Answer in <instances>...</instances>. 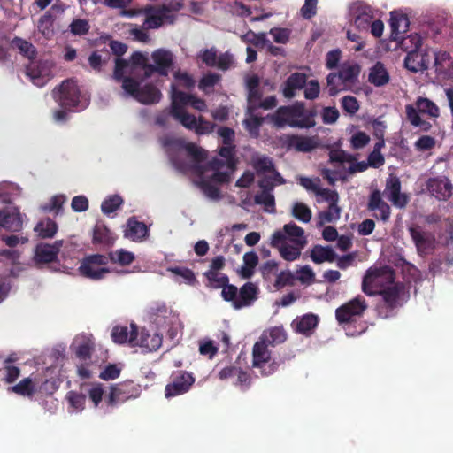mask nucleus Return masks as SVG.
Segmentation results:
<instances>
[{"label": "nucleus", "mask_w": 453, "mask_h": 453, "mask_svg": "<svg viewBox=\"0 0 453 453\" xmlns=\"http://www.w3.org/2000/svg\"><path fill=\"white\" fill-rule=\"evenodd\" d=\"M166 148L169 149L168 155L174 170L183 174L191 173L196 176L194 182L204 196L215 200L220 197L218 186L226 183V171H222L226 163L222 159L213 157L204 165L191 164L184 157L183 150L176 147Z\"/></svg>", "instance_id": "f257e3e1"}, {"label": "nucleus", "mask_w": 453, "mask_h": 453, "mask_svg": "<svg viewBox=\"0 0 453 453\" xmlns=\"http://www.w3.org/2000/svg\"><path fill=\"white\" fill-rule=\"evenodd\" d=\"M114 81L121 83V88L126 94L132 96L140 104H157L161 98V92L157 86L147 83L141 86L146 79L140 76L129 75L122 72V66H114L113 73L111 75Z\"/></svg>", "instance_id": "f03ea898"}, {"label": "nucleus", "mask_w": 453, "mask_h": 453, "mask_svg": "<svg viewBox=\"0 0 453 453\" xmlns=\"http://www.w3.org/2000/svg\"><path fill=\"white\" fill-rule=\"evenodd\" d=\"M315 111H307L303 103L279 107L273 115V121L278 127L288 126L294 128L308 129L316 125Z\"/></svg>", "instance_id": "7ed1b4c3"}, {"label": "nucleus", "mask_w": 453, "mask_h": 453, "mask_svg": "<svg viewBox=\"0 0 453 453\" xmlns=\"http://www.w3.org/2000/svg\"><path fill=\"white\" fill-rule=\"evenodd\" d=\"M114 66H122V72L134 77L150 78L154 73L166 76L173 65V58H154L156 65H149L148 58H114Z\"/></svg>", "instance_id": "20e7f679"}, {"label": "nucleus", "mask_w": 453, "mask_h": 453, "mask_svg": "<svg viewBox=\"0 0 453 453\" xmlns=\"http://www.w3.org/2000/svg\"><path fill=\"white\" fill-rule=\"evenodd\" d=\"M396 281L394 280V272L389 267H384L375 270L366 271L363 279V292L368 296H375L378 292L382 288L395 285Z\"/></svg>", "instance_id": "39448f33"}, {"label": "nucleus", "mask_w": 453, "mask_h": 453, "mask_svg": "<svg viewBox=\"0 0 453 453\" xmlns=\"http://www.w3.org/2000/svg\"><path fill=\"white\" fill-rule=\"evenodd\" d=\"M55 389L54 382L50 380H42L38 376L32 374L29 377H25L17 384L9 387L8 392L32 398L37 393L51 395Z\"/></svg>", "instance_id": "423d86ee"}, {"label": "nucleus", "mask_w": 453, "mask_h": 453, "mask_svg": "<svg viewBox=\"0 0 453 453\" xmlns=\"http://www.w3.org/2000/svg\"><path fill=\"white\" fill-rule=\"evenodd\" d=\"M108 257L104 254H89L85 256L78 268L81 276L90 280L98 281L103 280L110 273Z\"/></svg>", "instance_id": "0eeeda50"}, {"label": "nucleus", "mask_w": 453, "mask_h": 453, "mask_svg": "<svg viewBox=\"0 0 453 453\" xmlns=\"http://www.w3.org/2000/svg\"><path fill=\"white\" fill-rule=\"evenodd\" d=\"M25 65L26 75L35 86L44 87L54 76L55 65L50 58H28Z\"/></svg>", "instance_id": "6e6552de"}, {"label": "nucleus", "mask_w": 453, "mask_h": 453, "mask_svg": "<svg viewBox=\"0 0 453 453\" xmlns=\"http://www.w3.org/2000/svg\"><path fill=\"white\" fill-rule=\"evenodd\" d=\"M272 345L257 340L252 348V366L259 369L261 376H270L277 372L279 362L272 360Z\"/></svg>", "instance_id": "1a4fd4ad"}, {"label": "nucleus", "mask_w": 453, "mask_h": 453, "mask_svg": "<svg viewBox=\"0 0 453 453\" xmlns=\"http://www.w3.org/2000/svg\"><path fill=\"white\" fill-rule=\"evenodd\" d=\"M367 308L365 298L357 296L335 309V319L339 325H349L362 318Z\"/></svg>", "instance_id": "9d476101"}, {"label": "nucleus", "mask_w": 453, "mask_h": 453, "mask_svg": "<svg viewBox=\"0 0 453 453\" xmlns=\"http://www.w3.org/2000/svg\"><path fill=\"white\" fill-rule=\"evenodd\" d=\"M257 294L258 288L251 281L243 284L240 289L234 285L227 286V300L234 309L250 306L257 299Z\"/></svg>", "instance_id": "9b49d317"}, {"label": "nucleus", "mask_w": 453, "mask_h": 453, "mask_svg": "<svg viewBox=\"0 0 453 453\" xmlns=\"http://www.w3.org/2000/svg\"><path fill=\"white\" fill-rule=\"evenodd\" d=\"M307 244V240H294L289 243L282 231H275L271 237V245L278 249L279 254L287 261H294L302 254V250Z\"/></svg>", "instance_id": "f8f14e48"}, {"label": "nucleus", "mask_w": 453, "mask_h": 453, "mask_svg": "<svg viewBox=\"0 0 453 453\" xmlns=\"http://www.w3.org/2000/svg\"><path fill=\"white\" fill-rule=\"evenodd\" d=\"M52 97L65 109H73L78 106L80 90L77 82L73 79H66L55 87L52 90Z\"/></svg>", "instance_id": "ddd939ff"}, {"label": "nucleus", "mask_w": 453, "mask_h": 453, "mask_svg": "<svg viewBox=\"0 0 453 453\" xmlns=\"http://www.w3.org/2000/svg\"><path fill=\"white\" fill-rule=\"evenodd\" d=\"M140 394V386L134 383L133 380H127L111 386L110 393L104 400H106L108 406L114 407L119 403L138 397Z\"/></svg>", "instance_id": "4468645a"}, {"label": "nucleus", "mask_w": 453, "mask_h": 453, "mask_svg": "<svg viewBox=\"0 0 453 453\" xmlns=\"http://www.w3.org/2000/svg\"><path fill=\"white\" fill-rule=\"evenodd\" d=\"M171 382L167 383L165 388V398L175 397L188 392L192 384L195 383V377L192 373L185 371H178L172 374Z\"/></svg>", "instance_id": "2eb2a0df"}, {"label": "nucleus", "mask_w": 453, "mask_h": 453, "mask_svg": "<svg viewBox=\"0 0 453 453\" xmlns=\"http://www.w3.org/2000/svg\"><path fill=\"white\" fill-rule=\"evenodd\" d=\"M410 236L413 240L418 254L426 256L434 249L435 238L433 234L424 231L421 226L413 225L408 228Z\"/></svg>", "instance_id": "dca6fc26"}, {"label": "nucleus", "mask_w": 453, "mask_h": 453, "mask_svg": "<svg viewBox=\"0 0 453 453\" xmlns=\"http://www.w3.org/2000/svg\"><path fill=\"white\" fill-rule=\"evenodd\" d=\"M164 147H173L183 150L186 156L191 158L190 164L203 165V162L208 157V152H206L203 148L197 147L192 142H185L180 139H165L164 142Z\"/></svg>", "instance_id": "f3484780"}, {"label": "nucleus", "mask_w": 453, "mask_h": 453, "mask_svg": "<svg viewBox=\"0 0 453 453\" xmlns=\"http://www.w3.org/2000/svg\"><path fill=\"white\" fill-rule=\"evenodd\" d=\"M401 180L396 175L391 174L388 180H386V185L384 189V195L392 204L397 208H404L409 202L408 196L403 194Z\"/></svg>", "instance_id": "a211bd4d"}, {"label": "nucleus", "mask_w": 453, "mask_h": 453, "mask_svg": "<svg viewBox=\"0 0 453 453\" xmlns=\"http://www.w3.org/2000/svg\"><path fill=\"white\" fill-rule=\"evenodd\" d=\"M426 188L439 201H447L453 194V185L446 177L428 179Z\"/></svg>", "instance_id": "6ab92c4d"}, {"label": "nucleus", "mask_w": 453, "mask_h": 453, "mask_svg": "<svg viewBox=\"0 0 453 453\" xmlns=\"http://www.w3.org/2000/svg\"><path fill=\"white\" fill-rule=\"evenodd\" d=\"M22 215L18 207H7L0 210V227L9 232H20L22 229Z\"/></svg>", "instance_id": "aec40b11"}, {"label": "nucleus", "mask_w": 453, "mask_h": 453, "mask_svg": "<svg viewBox=\"0 0 453 453\" xmlns=\"http://www.w3.org/2000/svg\"><path fill=\"white\" fill-rule=\"evenodd\" d=\"M405 290V287L403 282L397 281L395 285H391L382 290L379 291L377 296H382L384 305L386 309L390 311L401 306V298Z\"/></svg>", "instance_id": "412c9836"}, {"label": "nucleus", "mask_w": 453, "mask_h": 453, "mask_svg": "<svg viewBox=\"0 0 453 453\" xmlns=\"http://www.w3.org/2000/svg\"><path fill=\"white\" fill-rule=\"evenodd\" d=\"M354 15V24L359 30H367L375 19L376 12L369 5L357 4L351 9Z\"/></svg>", "instance_id": "4be33fe9"}, {"label": "nucleus", "mask_w": 453, "mask_h": 453, "mask_svg": "<svg viewBox=\"0 0 453 453\" xmlns=\"http://www.w3.org/2000/svg\"><path fill=\"white\" fill-rule=\"evenodd\" d=\"M400 49L405 52L408 57L413 54H418L426 57L429 54L427 46L424 43L422 37L418 34H411L402 39L399 43Z\"/></svg>", "instance_id": "5701e85b"}, {"label": "nucleus", "mask_w": 453, "mask_h": 453, "mask_svg": "<svg viewBox=\"0 0 453 453\" xmlns=\"http://www.w3.org/2000/svg\"><path fill=\"white\" fill-rule=\"evenodd\" d=\"M287 145L298 152L309 153L319 148L320 142L318 136L291 135L287 137Z\"/></svg>", "instance_id": "b1692460"}, {"label": "nucleus", "mask_w": 453, "mask_h": 453, "mask_svg": "<svg viewBox=\"0 0 453 453\" xmlns=\"http://www.w3.org/2000/svg\"><path fill=\"white\" fill-rule=\"evenodd\" d=\"M139 336V329L134 324H131V329L125 326H115L111 332V337L115 343H128L132 346L136 344V337Z\"/></svg>", "instance_id": "393cba45"}, {"label": "nucleus", "mask_w": 453, "mask_h": 453, "mask_svg": "<svg viewBox=\"0 0 453 453\" xmlns=\"http://www.w3.org/2000/svg\"><path fill=\"white\" fill-rule=\"evenodd\" d=\"M367 209L371 211H379V215H375L376 218L381 219L384 222L389 220L391 210L390 206L386 203L385 201L381 200L380 192L379 189H375L370 195L368 198Z\"/></svg>", "instance_id": "a878e982"}, {"label": "nucleus", "mask_w": 453, "mask_h": 453, "mask_svg": "<svg viewBox=\"0 0 453 453\" xmlns=\"http://www.w3.org/2000/svg\"><path fill=\"white\" fill-rule=\"evenodd\" d=\"M162 344V334L157 332L150 333L142 328L139 332V336L136 337L135 346H140L144 350L151 352L157 351Z\"/></svg>", "instance_id": "bb28decb"}, {"label": "nucleus", "mask_w": 453, "mask_h": 453, "mask_svg": "<svg viewBox=\"0 0 453 453\" xmlns=\"http://www.w3.org/2000/svg\"><path fill=\"white\" fill-rule=\"evenodd\" d=\"M173 19L165 8L148 11L146 19L143 21V27L146 29H156L165 23H172Z\"/></svg>", "instance_id": "cd10ccee"}, {"label": "nucleus", "mask_w": 453, "mask_h": 453, "mask_svg": "<svg viewBox=\"0 0 453 453\" xmlns=\"http://www.w3.org/2000/svg\"><path fill=\"white\" fill-rule=\"evenodd\" d=\"M367 81L376 88H382L390 82L389 72L382 63L378 61L376 65L370 68Z\"/></svg>", "instance_id": "c85d7f7f"}, {"label": "nucleus", "mask_w": 453, "mask_h": 453, "mask_svg": "<svg viewBox=\"0 0 453 453\" xmlns=\"http://www.w3.org/2000/svg\"><path fill=\"white\" fill-rule=\"evenodd\" d=\"M251 166L257 176L265 174H274L278 172L271 157L260 154H254L251 157Z\"/></svg>", "instance_id": "c756f323"}, {"label": "nucleus", "mask_w": 453, "mask_h": 453, "mask_svg": "<svg viewBox=\"0 0 453 453\" xmlns=\"http://www.w3.org/2000/svg\"><path fill=\"white\" fill-rule=\"evenodd\" d=\"M148 228L144 222L135 219L134 217L129 218L125 230V237L134 242H140L146 238Z\"/></svg>", "instance_id": "7c9ffc66"}, {"label": "nucleus", "mask_w": 453, "mask_h": 453, "mask_svg": "<svg viewBox=\"0 0 453 453\" xmlns=\"http://www.w3.org/2000/svg\"><path fill=\"white\" fill-rule=\"evenodd\" d=\"M287 339L285 329L282 326H273L265 329L260 334L258 341H262L266 344L274 347L278 344L283 343Z\"/></svg>", "instance_id": "2f4dec72"}, {"label": "nucleus", "mask_w": 453, "mask_h": 453, "mask_svg": "<svg viewBox=\"0 0 453 453\" xmlns=\"http://www.w3.org/2000/svg\"><path fill=\"white\" fill-rule=\"evenodd\" d=\"M310 257L317 265H320L323 262L333 263L336 259V254L333 248L329 246L323 247L319 244L311 248Z\"/></svg>", "instance_id": "473e14b6"}, {"label": "nucleus", "mask_w": 453, "mask_h": 453, "mask_svg": "<svg viewBox=\"0 0 453 453\" xmlns=\"http://www.w3.org/2000/svg\"><path fill=\"white\" fill-rule=\"evenodd\" d=\"M95 351V342L89 338H83L77 342L75 356L85 365H90L92 352Z\"/></svg>", "instance_id": "72a5a7b5"}, {"label": "nucleus", "mask_w": 453, "mask_h": 453, "mask_svg": "<svg viewBox=\"0 0 453 453\" xmlns=\"http://www.w3.org/2000/svg\"><path fill=\"white\" fill-rule=\"evenodd\" d=\"M58 248L48 243H41L35 247V257L39 263L48 264L58 260Z\"/></svg>", "instance_id": "f704fd0d"}, {"label": "nucleus", "mask_w": 453, "mask_h": 453, "mask_svg": "<svg viewBox=\"0 0 453 453\" xmlns=\"http://www.w3.org/2000/svg\"><path fill=\"white\" fill-rule=\"evenodd\" d=\"M389 25L391 27V38L394 41L399 39V35L408 28V19L400 13L391 12Z\"/></svg>", "instance_id": "c9c22d12"}, {"label": "nucleus", "mask_w": 453, "mask_h": 453, "mask_svg": "<svg viewBox=\"0 0 453 453\" xmlns=\"http://www.w3.org/2000/svg\"><path fill=\"white\" fill-rule=\"evenodd\" d=\"M296 331L299 334L309 335L318 325V318L313 313L303 315L294 321Z\"/></svg>", "instance_id": "e433bc0d"}, {"label": "nucleus", "mask_w": 453, "mask_h": 453, "mask_svg": "<svg viewBox=\"0 0 453 453\" xmlns=\"http://www.w3.org/2000/svg\"><path fill=\"white\" fill-rule=\"evenodd\" d=\"M286 183L285 179L279 172L272 173L271 175H261L258 180L257 185L260 191L273 192L278 185H284Z\"/></svg>", "instance_id": "4c0bfd02"}, {"label": "nucleus", "mask_w": 453, "mask_h": 453, "mask_svg": "<svg viewBox=\"0 0 453 453\" xmlns=\"http://www.w3.org/2000/svg\"><path fill=\"white\" fill-rule=\"evenodd\" d=\"M245 128L252 137H258L259 127L264 123V119L255 114V111H249L246 108V119L244 121Z\"/></svg>", "instance_id": "58836bf2"}, {"label": "nucleus", "mask_w": 453, "mask_h": 453, "mask_svg": "<svg viewBox=\"0 0 453 453\" xmlns=\"http://www.w3.org/2000/svg\"><path fill=\"white\" fill-rule=\"evenodd\" d=\"M241 276L244 279H250L254 274L255 267L258 265V256L255 252H247L242 257Z\"/></svg>", "instance_id": "ea45409f"}, {"label": "nucleus", "mask_w": 453, "mask_h": 453, "mask_svg": "<svg viewBox=\"0 0 453 453\" xmlns=\"http://www.w3.org/2000/svg\"><path fill=\"white\" fill-rule=\"evenodd\" d=\"M114 242V238L108 227L103 224H96L92 232V243H101L104 245H111Z\"/></svg>", "instance_id": "a19ab883"}, {"label": "nucleus", "mask_w": 453, "mask_h": 453, "mask_svg": "<svg viewBox=\"0 0 453 453\" xmlns=\"http://www.w3.org/2000/svg\"><path fill=\"white\" fill-rule=\"evenodd\" d=\"M34 230L42 238H52L55 233L58 232V225L50 218H46L38 222Z\"/></svg>", "instance_id": "79ce46f5"}, {"label": "nucleus", "mask_w": 453, "mask_h": 453, "mask_svg": "<svg viewBox=\"0 0 453 453\" xmlns=\"http://www.w3.org/2000/svg\"><path fill=\"white\" fill-rule=\"evenodd\" d=\"M228 378L233 379L234 383L238 385L242 390L248 389V388L250 386V375L248 372L236 367H228Z\"/></svg>", "instance_id": "37998d69"}, {"label": "nucleus", "mask_w": 453, "mask_h": 453, "mask_svg": "<svg viewBox=\"0 0 453 453\" xmlns=\"http://www.w3.org/2000/svg\"><path fill=\"white\" fill-rule=\"evenodd\" d=\"M108 261L120 265H129L134 261V254L124 249H119L115 251L110 252L108 255Z\"/></svg>", "instance_id": "c03bdc74"}, {"label": "nucleus", "mask_w": 453, "mask_h": 453, "mask_svg": "<svg viewBox=\"0 0 453 453\" xmlns=\"http://www.w3.org/2000/svg\"><path fill=\"white\" fill-rule=\"evenodd\" d=\"M224 265H226V259L222 256H218L212 259L211 262L210 269L207 273H204L205 277H207L208 282H214L220 280L222 277H226L219 273V270H222Z\"/></svg>", "instance_id": "a18cd8bd"}, {"label": "nucleus", "mask_w": 453, "mask_h": 453, "mask_svg": "<svg viewBox=\"0 0 453 453\" xmlns=\"http://www.w3.org/2000/svg\"><path fill=\"white\" fill-rule=\"evenodd\" d=\"M66 199L64 195H54L48 203L40 206L41 211L50 213L52 212L55 216L63 212V206Z\"/></svg>", "instance_id": "49530a36"}, {"label": "nucleus", "mask_w": 453, "mask_h": 453, "mask_svg": "<svg viewBox=\"0 0 453 453\" xmlns=\"http://www.w3.org/2000/svg\"><path fill=\"white\" fill-rule=\"evenodd\" d=\"M416 107L418 111L423 114H428L430 117L438 118L440 115L439 107L427 97H418Z\"/></svg>", "instance_id": "de8ad7c7"}, {"label": "nucleus", "mask_w": 453, "mask_h": 453, "mask_svg": "<svg viewBox=\"0 0 453 453\" xmlns=\"http://www.w3.org/2000/svg\"><path fill=\"white\" fill-rule=\"evenodd\" d=\"M255 204L265 206V211L270 213L276 211V203L273 192L259 191L254 196Z\"/></svg>", "instance_id": "09e8293b"}, {"label": "nucleus", "mask_w": 453, "mask_h": 453, "mask_svg": "<svg viewBox=\"0 0 453 453\" xmlns=\"http://www.w3.org/2000/svg\"><path fill=\"white\" fill-rule=\"evenodd\" d=\"M193 95L182 91H173L172 94L171 112L185 111L184 106H188Z\"/></svg>", "instance_id": "8fccbe9b"}, {"label": "nucleus", "mask_w": 453, "mask_h": 453, "mask_svg": "<svg viewBox=\"0 0 453 453\" xmlns=\"http://www.w3.org/2000/svg\"><path fill=\"white\" fill-rule=\"evenodd\" d=\"M360 66L357 64L344 65L341 66L340 71L335 73L341 79L347 81L348 84L355 83L358 80Z\"/></svg>", "instance_id": "3c124183"}, {"label": "nucleus", "mask_w": 453, "mask_h": 453, "mask_svg": "<svg viewBox=\"0 0 453 453\" xmlns=\"http://www.w3.org/2000/svg\"><path fill=\"white\" fill-rule=\"evenodd\" d=\"M171 115L173 119L181 123L182 126L191 131H195V128L199 122V119H196L195 115H192L185 111L171 112Z\"/></svg>", "instance_id": "603ef678"}, {"label": "nucleus", "mask_w": 453, "mask_h": 453, "mask_svg": "<svg viewBox=\"0 0 453 453\" xmlns=\"http://www.w3.org/2000/svg\"><path fill=\"white\" fill-rule=\"evenodd\" d=\"M326 82L330 96L337 95L348 84L346 81L341 79L335 73H329L326 77Z\"/></svg>", "instance_id": "864d4df0"}, {"label": "nucleus", "mask_w": 453, "mask_h": 453, "mask_svg": "<svg viewBox=\"0 0 453 453\" xmlns=\"http://www.w3.org/2000/svg\"><path fill=\"white\" fill-rule=\"evenodd\" d=\"M341 209L337 205L329 204L327 211H321L319 213V226H322L327 222H334L340 219Z\"/></svg>", "instance_id": "5fc2aeb1"}, {"label": "nucleus", "mask_w": 453, "mask_h": 453, "mask_svg": "<svg viewBox=\"0 0 453 453\" xmlns=\"http://www.w3.org/2000/svg\"><path fill=\"white\" fill-rule=\"evenodd\" d=\"M20 368L13 365H5L0 369L1 380L12 384L20 376Z\"/></svg>", "instance_id": "6e6d98bb"}, {"label": "nucleus", "mask_w": 453, "mask_h": 453, "mask_svg": "<svg viewBox=\"0 0 453 453\" xmlns=\"http://www.w3.org/2000/svg\"><path fill=\"white\" fill-rule=\"evenodd\" d=\"M292 216L298 221L309 223L311 219V211L308 205L301 202H296L294 206H292Z\"/></svg>", "instance_id": "4d7b16f0"}, {"label": "nucleus", "mask_w": 453, "mask_h": 453, "mask_svg": "<svg viewBox=\"0 0 453 453\" xmlns=\"http://www.w3.org/2000/svg\"><path fill=\"white\" fill-rule=\"evenodd\" d=\"M11 46L12 49L19 50V53L26 57H33L35 54V46L26 40L21 38H14L12 41Z\"/></svg>", "instance_id": "13d9d810"}, {"label": "nucleus", "mask_w": 453, "mask_h": 453, "mask_svg": "<svg viewBox=\"0 0 453 453\" xmlns=\"http://www.w3.org/2000/svg\"><path fill=\"white\" fill-rule=\"evenodd\" d=\"M123 200L119 195H113L104 199L102 203L101 209L104 214L109 215L119 209Z\"/></svg>", "instance_id": "bf43d9fd"}, {"label": "nucleus", "mask_w": 453, "mask_h": 453, "mask_svg": "<svg viewBox=\"0 0 453 453\" xmlns=\"http://www.w3.org/2000/svg\"><path fill=\"white\" fill-rule=\"evenodd\" d=\"M429 59L426 58H404L403 65L411 73L424 72L427 70Z\"/></svg>", "instance_id": "052dcab7"}, {"label": "nucleus", "mask_w": 453, "mask_h": 453, "mask_svg": "<svg viewBox=\"0 0 453 453\" xmlns=\"http://www.w3.org/2000/svg\"><path fill=\"white\" fill-rule=\"evenodd\" d=\"M282 233H284L286 238L288 237L290 239L291 242L294 240H307L303 235V229L294 222L284 225Z\"/></svg>", "instance_id": "680f3d73"}, {"label": "nucleus", "mask_w": 453, "mask_h": 453, "mask_svg": "<svg viewBox=\"0 0 453 453\" xmlns=\"http://www.w3.org/2000/svg\"><path fill=\"white\" fill-rule=\"evenodd\" d=\"M296 283V276L290 271H282L279 274L276 275L275 283H273V287L276 288L277 290L281 289L287 286L292 287L295 286Z\"/></svg>", "instance_id": "e2e57ef3"}, {"label": "nucleus", "mask_w": 453, "mask_h": 453, "mask_svg": "<svg viewBox=\"0 0 453 453\" xmlns=\"http://www.w3.org/2000/svg\"><path fill=\"white\" fill-rule=\"evenodd\" d=\"M65 399L67 402H69L70 406L77 411H83L86 401V396L84 394H80L72 390L67 392Z\"/></svg>", "instance_id": "0e129e2a"}, {"label": "nucleus", "mask_w": 453, "mask_h": 453, "mask_svg": "<svg viewBox=\"0 0 453 453\" xmlns=\"http://www.w3.org/2000/svg\"><path fill=\"white\" fill-rule=\"evenodd\" d=\"M53 17L50 12L43 14L38 21V30L46 37L53 34Z\"/></svg>", "instance_id": "69168bd1"}, {"label": "nucleus", "mask_w": 453, "mask_h": 453, "mask_svg": "<svg viewBox=\"0 0 453 453\" xmlns=\"http://www.w3.org/2000/svg\"><path fill=\"white\" fill-rule=\"evenodd\" d=\"M168 271L171 272L173 275H176L184 280V282L188 284H193L196 282L195 273L188 268L181 266H171L168 268Z\"/></svg>", "instance_id": "338daca9"}, {"label": "nucleus", "mask_w": 453, "mask_h": 453, "mask_svg": "<svg viewBox=\"0 0 453 453\" xmlns=\"http://www.w3.org/2000/svg\"><path fill=\"white\" fill-rule=\"evenodd\" d=\"M89 28L88 21L83 19H75L69 25V30L74 35H84L88 34Z\"/></svg>", "instance_id": "774afa93"}]
</instances>
